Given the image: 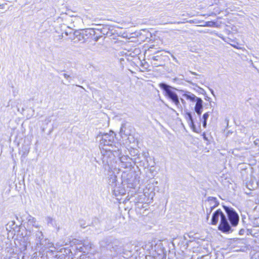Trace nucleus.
Segmentation results:
<instances>
[{"instance_id":"obj_25","label":"nucleus","mask_w":259,"mask_h":259,"mask_svg":"<svg viewBox=\"0 0 259 259\" xmlns=\"http://www.w3.org/2000/svg\"><path fill=\"white\" fill-rule=\"evenodd\" d=\"M142 155L144 157V158L145 159H147V158H148V157L149 156V153L148 152H143L142 153Z\"/></svg>"},{"instance_id":"obj_35","label":"nucleus","mask_w":259,"mask_h":259,"mask_svg":"<svg viewBox=\"0 0 259 259\" xmlns=\"http://www.w3.org/2000/svg\"><path fill=\"white\" fill-rule=\"evenodd\" d=\"M215 14L214 13H211L209 15V16H215Z\"/></svg>"},{"instance_id":"obj_36","label":"nucleus","mask_w":259,"mask_h":259,"mask_svg":"<svg viewBox=\"0 0 259 259\" xmlns=\"http://www.w3.org/2000/svg\"><path fill=\"white\" fill-rule=\"evenodd\" d=\"M232 46L233 47H234V48H235L238 49V48H237V47L236 46H235V45H232Z\"/></svg>"},{"instance_id":"obj_5","label":"nucleus","mask_w":259,"mask_h":259,"mask_svg":"<svg viewBox=\"0 0 259 259\" xmlns=\"http://www.w3.org/2000/svg\"><path fill=\"white\" fill-rule=\"evenodd\" d=\"M125 175L122 176L123 182L126 183L128 187L135 188L139 184L140 178L135 171H131Z\"/></svg>"},{"instance_id":"obj_31","label":"nucleus","mask_w":259,"mask_h":259,"mask_svg":"<svg viewBox=\"0 0 259 259\" xmlns=\"http://www.w3.org/2000/svg\"><path fill=\"white\" fill-rule=\"evenodd\" d=\"M202 137H203V138L204 140L205 141H207L208 140V139L206 136V134L205 133H203V134H202Z\"/></svg>"},{"instance_id":"obj_4","label":"nucleus","mask_w":259,"mask_h":259,"mask_svg":"<svg viewBox=\"0 0 259 259\" xmlns=\"http://www.w3.org/2000/svg\"><path fill=\"white\" fill-rule=\"evenodd\" d=\"M161 89L164 92L165 95L172 103H174L177 108L180 110H182V106L180 102V100L178 95L173 90L179 91L176 88H173L165 83H160L159 85Z\"/></svg>"},{"instance_id":"obj_32","label":"nucleus","mask_w":259,"mask_h":259,"mask_svg":"<svg viewBox=\"0 0 259 259\" xmlns=\"http://www.w3.org/2000/svg\"><path fill=\"white\" fill-rule=\"evenodd\" d=\"M180 100L184 105L186 104V102L183 99L180 98Z\"/></svg>"},{"instance_id":"obj_11","label":"nucleus","mask_w":259,"mask_h":259,"mask_svg":"<svg viewBox=\"0 0 259 259\" xmlns=\"http://www.w3.org/2000/svg\"><path fill=\"white\" fill-rule=\"evenodd\" d=\"M180 92L183 93V97H185L187 100H189L191 102H194L195 100L197 98V97H196L194 94L190 92L184 90H180Z\"/></svg>"},{"instance_id":"obj_30","label":"nucleus","mask_w":259,"mask_h":259,"mask_svg":"<svg viewBox=\"0 0 259 259\" xmlns=\"http://www.w3.org/2000/svg\"><path fill=\"white\" fill-rule=\"evenodd\" d=\"M80 240H77V239H74V243L77 244H81L80 242Z\"/></svg>"},{"instance_id":"obj_22","label":"nucleus","mask_w":259,"mask_h":259,"mask_svg":"<svg viewBox=\"0 0 259 259\" xmlns=\"http://www.w3.org/2000/svg\"><path fill=\"white\" fill-rule=\"evenodd\" d=\"M47 222L48 224H51L53 226L56 225V221L51 217L47 218Z\"/></svg>"},{"instance_id":"obj_6","label":"nucleus","mask_w":259,"mask_h":259,"mask_svg":"<svg viewBox=\"0 0 259 259\" xmlns=\"http://www.w3.org/2000/svg\"><path fill=\"white\" fill-rule=\"evenodd\" d=\"M82 35L84 36V39L86 40L89 38H92L95 41L97 42L100 39V36H95V30L91 28H88L81 30Z\"/></svg>"},{"instance_id":"obj_13","label":"nucleus","mask_w":259,"mask_h":259,"mask_svg":"<svg viewBox=\"0 0 259 259\" xmlns=\"http://www.w3.org/2000/svg\"><path fill=\"white\" fill-rule=\"evenodd\" d=\"M208 201L209 203V207L213 209L219 205V202L215 197H209Z\"/></svg>"},{"instance_id":"obj_23","label":"nucleus","mask_w":259,"mask_h":259,"mask_svg":"<svg viewBox=\"0 0 259 259\" xmlns=\"http://www.w3.org/2000/svg\"><path fill=\"white\" fill-rule=\"evenodd\" d=\"M212 210H213V209L210 207H209V208L206 209V214H207L206 219H207V220L208 219V218L209 217V215L210 214V213H211Z\"/></svg>"},{"instance_id":"obj_12","label":"nucleus","mask_w":259,"mask_h":259,"mask_svg":"<svg viewBox=\"0 0 259 259\" xmlns=\"http://www.w3.org/2000/svg\"><path fill=\"white\" fill-rule=\"evenodd\" d=\"M120 134H121V136L123 135H124L125 137L131 136V130L126 127V123H122L121 124L120 130Z\"/></svg>"},{"instance_id":"obj_21","label":"nucleus","mask_w":259,"mask_h":259,"mask_svg":"<svg viewBox=\"0 0 259 259\" xmlns=\"http://www.w3.org/2000/svg\"><path fill=\"white\" fill-rule=\"evenodd\" d=\"M216 25V23L213 21H207L205 22L204 26L206 27H214Z\"/></svg>"},{"instance_id":"obj_15","label":"nucleus","mask_w":259,"mask_h":259,"mask_svg":"<svg viewBox=\"0 0 259 259\" xmlns=\"http://www.w3.org/2000/svg\"><path fill=\"white\" fill-rule=\"evenodd\" d=\"M116 176L114 175H111L108 179L109 185L112 188H114L116 186Z\"/></svg>"},{"instance_id":"obj_24","label":"nucleus","mask_w":259,"mask_h":259,"mask_svg":"<svg viewBox=\"0 0 259 259\" xmlns=\"http://www.w3.org/2000/svg\"><path fill=\"white\" fill-rule=\"evenodd\" d=\"M99 223V220L97 218H95L93 222H92V224L93 226H96V225H98Z\"/></svg>"},{"instance_id":"obj_28","label":"nucleus","mask_w":259,"mask_h":259,"mask_svg":"<svg viewBox=\"0 0 259 259\" xmlns=\"http://www.w3.org/2000/svg\"><path fill=\"white\" fill-rule=\"evenodd\" d=\"M207 125V120H202V125L204 128H206Z\"/></svg>"},{"instance_id":"obj_40","label":"nucleus","mask_w":259,"mask_h":259,"mask_svg":"<svg viewBox=\"0 0 259 259\" xmlns=\"http://www.w3.org/2000/svg\"><path fill=\"white\" fill-rule=\"evenodd\" d=\"M177 80V78H176L174 79V80Z\"/></svg>"},{"instance_id":"obj_39","label":"nucleus","mask_w":259,"mask_h":259,"mask_svg":"<svg viewBox=\"0 0 259 259\" xmlns=\"http://www.w3.org/2000/svg\"><path fill=\"white\" fill-rule=\"evenodd\" d=\"M65 34H66V35H68V32H65Z\"/></svg>"},{"instance_id":"obj_16","label":"nucleus","mask_w":259,"mask_h":259,"mask_svg":"<svg viewBox=\"0 0 259 259\" xmlns=\"http://www.w3.org/2000/svg\"><path fill=\"white\" fill-rule=\"evenodd\" d=\"M152 60L155 61L159 62V63H154L153 64L155 66L157 67L159 66H162L163 64V61L161 59L160 56L157 55L152 57Z\"/></svg>"},{"instance_id":"obj_7","label":"nucleus","mask_w":259,"mask_h":259,"mask_svg":"<svg viewBox=\"0 0 259 259\" xmlns=\"http://www.w3.org/2000/svg\"><path fill=\"white\" fill-rule=\"evenodd\" d=\"M185 118L193 131L198 133L199 132V129H197L196 128L195 125V121L191 113L190 112H187L185 114Z\"/></svg>"},{"instance_id":"obj_37","label":"nucleus","mask_w":259,"mask_h":259,"mask_svg":"<svg viewBox=\"0 0 259 259\" xmlns=\"http://www.w3.org/2000/svg\"><path fill=\"white\" fill-rule=\"evenodd\" d=\"M191 73L192 74H195V75H196V73H195V72H191Z\"/></svg>"},{"instance_id":"obj_2","label":"nucleus","mask_w":259,"mask_h":259,"mask_svg":"<svg viewBox=\"0 0 259 259\" xmlns=\"http://www.w3.org/2000/svg\"><path fill=\"white\" fill-rule=\"evenodd\" d=\"M115 134L112 131L108 133L100 134L98 138L100 139L99 148L101 153V159L103 164L106 168V166L110 167L115 157H119L120 161V166L123 168H130L132 166V162H137L139 157L133 159L127 155H122L123 150L126 154V148L120 143L115 142Z\"/></svg>"},{"instance_id":"obj_1","label":"nucleus","mask_w":259,"mask_h":259,"mask_svg":"<svg viewBox=\"0 0 259 259\" xmlns=\"http://www.w3.org/2000/svg\"><path fill=\"white\" fill-rule=\"evenodd\" d=\"M22 221L28 234V242L24 245V250H26L27 245H31L32 250L34 253L38 254L41 258H49L54 256V253L56 251V248L54 244L47 238H44L42 231L40 230V226L38 224L36 219L29 214L23 215Z\"/></svg>"},{"instance_id":"obj_14","label":"nucleus","mask_w":259,"mask_h":259,"mask_svg":"<svg viewBox=\"0 0 259 259\" xmlns=\"http://www.w3.org/2000/svg\"><path fill=\"white\" fill-rule=\"evenodd\" d=\"M111 241H112L111 238H104L100 242V246L102 247H105L107 246H110V244L111 243Z\"/></svg>"},{"instance_id":"obj_3","label":"nucleus","mask_w":259,"mask_h":259,"mask_svg":"<svg viewBox=\"0 0 259 259\" xmlns=\"http://www.w3.org/2000/svg\"><path fill=\"white\" fill-rule=\"evenodd\" d=\"M223 207L228 218L221 209H218L212 213L211 224L213 225H216L219 222V218H220L221 220L218 226V230L224 233H231L234 231L233 228L236 227L238 224L239 215L232 207L226 206H223Z\"/></svg>"},{"instance_id":"obj_33","label":"nucleus","mask_w":259,"mask_h":259,"mask_svg":"<svg viewBox=\"0 0 259 259\" xmlns=\"http://www.w3.org/2000/svg\"><path fill=\"white\" fill-rule=\"evenodd\" d=\"M209 90H210V91L211 93L213 96H214V91H213V90H212L211 89H209Z\"/></svg>"},{"instance_id":"obj_10","label":"nucleus","mask_w":259,"mask_h":259,"mask_svg":"<svg viewBox=\"0 0 259 259\" xmlns=\"http://www.w3.org/2000/svg\"><path fill=\"white\" fill-rule=\"evenodd\" d=\"M80 243L82 244V246L80 247L78 249L80 251L83 252H88L92 248V243L87 240H81Z\"/></svg>"},{"instance_id":"obj_38","label":"nucleus","mask_w":259,"mask_h":259,"mask_svg":"<svg viewBox=\"0 0 259 259\" xmlns=\"http://www.w3.org/2000/svg\"><path fill=\"white\" fill-rule=\"evenodd\" d=\"M80 226H81V227H82L83 228H85V226H83L82 225H81Z\"/></svg>"},{"instance_id":"obj_8","label":"nucleus","mask_w":259,"mask_h":259,"mask_svg":"<svg viewBox=\"0 0 259 259\" xmlns=\"http://www.w3.org/2000/svg\"><path fill=\"white\" fill-rule=\"evenodd\" d=\"M194 102H196L194 110L200 118L203 110V101L200 98L197 97Z\"/></svg>"},{"instance_id":"obj_9","label":"nucleus","mask_w":259,"mask_h":259,"mask_svg":"<svg viewBox=\"0 0 259 259\" xmlns=\"http://www.w3.org/2000/svg\"><path fill=\"white\" fill-rule=\"evenodd\" d=\"M102 27V29H100V34L104 35L111 36L113 34V29L112 27L108 25H100Z\"/></svg>"},{"instance_id":"obj_27","label":"nucleus","mask_w":259,"mask_h":259,"mask_svg":"<svg viewBox=\"0 0 259 259\" xmlns=\"http://www.w3.org/2000/svg\"><path fill=\"white\" fill-rule=\"evenodd\" d=\"M245 232V229H241L240 230L239 234L240 235H243L244 234Z\"/></svg>"},{"instance_id":"obj_20","label":"nucleus","mask_w":259,"mask_h":259,"mask_svg":"<svg viewBox=\"0 0 259 259\" xmlns=\"http://www.w3.org/2000/svg\"><path fill=\"white\" fill-rule=\"evenodd\" d=\"M101 25H98V27L97 28H91L92 29H93L94 30H95V36H97L98 35H99L100 36V38L102 37V35L100 34V29H102V27H100Z\"/></svg>"},{"instance_id":"obj_26","label":"nucleus","mask_w":259,"mask_h":259,"mask_svg":"<svg viewBox=\"0 0 259 259\" xmlns=\"http://www.w3.org/2000/svg\"><path fill=\"white\" fill-rule=\"evenodd\" d=\"M51 121V119L50 118V117H47L45 120V122L46 123V124H48L49 122H50Z\"/></svg>"},{"instance_id":"obj_29","label":"nucleus","mask_w":259,"mask_h":259,"mask_svg":"<svg viewBox=\"0 0 259 259\" xmlns=\"http://www.w3.org/2000/svg\"><path fill=\"white\" fill-rule=\"evenodd\" d=\"M63 76H64V78H65L67 79H68L70 77V75L66 73H63Z\"/></svg>"},{"instance_id":"obj_19","label":"nucleus","mask_w":259,"mask_h":259,"mask_svg":"<svg viewBox=\"0 0 259 259\" xmlns=\"http://www.w3.org/2000/svg\"><path fill=\"white\" fill-rule=\"evenodd\" d=\"M209 116V113L208 112H206V113H204L202 115V118H201V117L200 118H199V121L198 122V125H199V128H200V123H201V120H207V119H208Z\"/></svg>"},{"instance_id":"obj_18","label":"nucleus","mask_w":259,"mask_h":259,"mask_svg":"<svg viewBox=\"0 0 259 259\" xmlns=\"http://www.w3.org/2000/svg\"><path fill=\"white\" fill-rule=\"evenodd\" d=\"M128 151L131 156L134 157L139 155V150L137 149L131 147Z\"/></svg>"},{"instance_id":"obj_17","label":"nucleus","mask_w":259,"mask_h":259,"mask_svg":"<svg viewBox=\"0 0 259 259\" xmlns=\"http://www.w3.org/2000/svg\"><path fill=\"white\" fill-rule=\"evenodd\" d=\"M74 35L75 37L77 38L78 41H82L84 42L85 41V39H84V36L82 35V33L81 30L80 31H76L74 32Z\"/></svg>"},{"instance_id":"obj_34","label":"nucleus","mask_w":259,"mask_h":259,"mask_svg":"<svg viewBox=\"0 0 259 259\" xmlns=\"http://www.w3.org/2000/svg\"><path fill=\"white\" fill-rule=\"evenodd\" d=\"M4 6H5L4 4H2V5L0 4V8L3 9Z\"/></svg>"}]
</instances>
